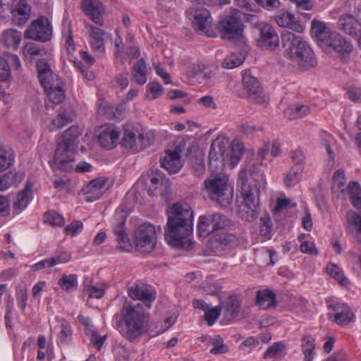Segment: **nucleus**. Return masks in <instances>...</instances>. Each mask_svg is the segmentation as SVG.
Instances as JSON below:
<instances>
[{"instance_id": "nucleus-1", "label": "nucleus", "mask_w": 361, "mask_h": 361, "mask_svg": "<svg viewBox=\"0 0 361 361\" xmlns=\"http://www.w3.org/2000/svg\"><path fill=\"white\" fill-rule=\"evenodd\" d=\"M128 296L142 303H134L126 298L120 310L117 327L122 336L130 342L138 341L149 329V309L156 298L155 292L147 284L136 282L128 288Z\"/></svg>"}, {"instance_id": "nucleus-2", "label": "nucleus", "mask_w": 361, "mask_h": 361, "mask_svg": "<svg viewBox=\"0 0 361 361\" xmlns=\"http://www.w3.org/2000/svg\"><path fill=\"white\" fill-rule=\"evenodd\" d=\"M249 182L247 183V170L243 169L239 173L238 183L240 185L243 200L238 206V213L241 219L246 221H254L259 213V188L260 181L264 176L259 171L249 170Z\"/></svg>"}, {"instance_id": "nucleus-3", "label": "nucleus", "mask_w": 361, "mask_h": 361, "mask_svg": "<svg viewBox=\"0 0 361 361\" xmlns=\"http://www.w3.org/2000/svg\"><path fill=\"white\" fill-rule=\"evenodd\" d=\"M285 56L302 71L316 66L317 59L309 44L299 35L286 31L281 35Z\"/></svg>"}, {"instance_id": "nucleus-4", "label": "nucleus", "mask_w": 361, "mask_h": 361, "mask_svg": "<svg viewBox=\"0 0 361 361\" xmlns=\"http://www.w3.org/2000/svg\"><path fill=\"white\" fill-rule=\"evenodd\" d=\"M243 152L244 147L240 142H233L231 149H229L227 140L216 139L210 147L209 165L214 169H222L226 164L233 168L240 161Z\"/></svg>"}, {"instance_id": "nucleus-5", "label": "nucleus", "mask_w": 361, "mask_h": 361, "mask_svg": "<svg viewBox=\"0 0 361 361\" xmlns=\"http://www.w3.org/2000/svg\"><path fill=\"white\" fill-rule=\"evenodd\" d=\"M204 192L209 200L221 207H226L231 203L232 190L228 186V178L226 175H212L204 181Z\"/></svg>"}, {"instance_id": "nucleus-6", "label": "nucleus", "mask_w": 361, "mask_h": 361, "mask_svg": "<svg viewBox=\"0 0 361 361\" xmlns=\"http://www.w3.org/2000/svg\"><path fill=\"white\" fill-rule=\"evenodd\" d=\"M192 228L193 226L168 219L165 239L173 247L185 250H191L194 246V242L188 237L191 235Z\"/></svg>"}, {"instance_id": "nucleus-7", "label": "nucleus", "mask_w": 361, "mask_h": 361, "mask_svg": "<svg viewBox=\"0 0 361 361\" xmlns=\"http://www.w3.org/2000/svg\"><path fill=\"white\" fill-rule=\"evenodd\" d=\"M243 27L240 11L235 9L225 16L219 22L218 25L221 37L232 42L238 41L242 38Z\"/></svg>"}, {"instance_id": "nucleus-8", "label": "nucleus", "mask_w": 361, "mask_h": 361, "mask_svg": "<svg viewBox=\"0 0 361 361\" xmlns=\"http://www.w3.org/2000/svg\"><path fill=\"white\" fill-rule=\"evenodd\" d=\"M156 229L152 224L145 223L135 230L133 243L135 249L141 253L152 252L156 245Z\"/></svg>"}, {"instance_id": "nucleus-9", "label": "nucleus", "mask_w": 361, "mask_h": 361, "mask_svg": "<svg viewBox=\"0 0 361 361\" xmlns=\"http://www.w3.org/2000/svg\"><path fill=\"white\" fill-rule=\"evenodd\" d=\"M185 14L192 20V27L196 32L208 37L214 36L211 30L212 18L207 8L194 5L185 11Z\"/></svg>"}, {"instance_id": "nucleus-10", "label": "nucleus", "mask_w": 361, "mask_h": 361, "mask_svg": "<svg viewBox=\"0 0 361 361\" xmlns=\"http://www.w3.org/2000/svg\"><path fill=\"white\" fill-rule=\"evenodd\" d=\"M154 140V136L149 133L145 134L138 131L125 129L121 145L133 152H139L150 146Z\"/></svg>"}, {"instance_id": "nucleus-11", "label": "nucleus", "mask_w": 361, "mask_h": 361, "mask_svg": "<svg viewBox=\"0 0 361 361\" xmlns=\"http://www.w3.org/2000/svg\"><path fill=\"white\" fill-rule=\"evenodd\" d=\"M52 36V27L48 18L40 16L32 21L25 32V37L45 42Z\"/></svg>"}, {"instance_id": "nucleus-12", "label": "nucleus", "mask_w": 361, "mask_h": 361, "mask_svg": "<svg viewBox=\"0 0 361 361\" xmlns=\"http://www.w3.org/2000/svg\"><path fill=\"white\" fill-rule=\"evenodd\" d=\"M242 84L248 97L257 104H264L267 102L258 79L251 74L250 70L242 72Z\"/></svg>"}, {"instance_id": "nucleus-13", "label": "nucleus", "mask_w": 361, "mask_h": 361, "mask_svg": "<svg viewBox=\"0 0 361 361\" xmlns=\"http://www.w3.org/2000/svg\"><path fill=\"white\" fill-rule=\"evenodd\" d=\"M259 37L257 39L259 47L274 50L279 45V36L274 28L268 23H261L258 25Z\"/></svg>"}, {"instance_id": "nucleus-14", "label": "nucleus", "mask_w": 361, "mask_h": 361, "mask_svg": "<svg viewBox=\"0 0 361 361\" xmlns=\"http://www.w3.org/2000/svg\"><path fill=\"white\" fill-rule=\"evenodd\" d=\"M76 149V148L66 145V144L59 142L54 156L56 166L66 171L71 170Z\"/></svg>"}, {"instance_id": "nucleus-15", "label": "nucleus", "mask_w": 361, "mask_h": 361, "mask_svg": "<svg viewBox=\"0 0 361 361\" xmlns=\"http://www.w3.org/2000/svg\"><path fill=\"white\" fill-rule=\"evenodd\" d=\"M168 219L193 226V212L186 203L173 204L169 212Z\"/></svg>"}, {"instance_id": "nucleus-16", "label": "nucleus", "mask_w": 361, "mask_h": 361, "mask_svg": "<svg viewBox=\"0 0 361 361\" xmlns=\"http://www.w3.org/2000/svg\"><path fill=\"white\" fill-rule=\"evenodd\" d=\"M329 309L333 312L329 313V317H333L334 322L338 325L345 326L353 320L354 314L346 304H331L329 305Z\"/></svg>"}, {"instance_id": "nucleus-17", "label": "nucleus", "mask_w": 361, "mask_h": 361, "mask_svg": "<svg viewBox=\"0 0 361 361\" xmlns=\"http://www.w3.org/2000/svg\"><path fill=\"white\" fill-rule=\"evenodd\" d=\"M118 137L119 131L112 125L102 126L97 135L101 147L107 149H111L116 147Z\"/></svg>"}, {"instance_id": "nucleus-18", "label": "nucleus", "mask_w": 361, "mask_h": 361, "mask_svg": "<svg viewBox=\"0 0 361 361\" xmlns=\"http://www.w3.org/2000/svg\"><path fill=\"white\" fill-rule=\"evenodd\" d=\"M106 179L103 177L91 180L83 189L85 200L93 202L99 199L104 192Z\"/></svg>"}, {"instance_id": "nucleus-19", "label": "nucleus", "mask_w": 361, "mask_h": 361, "mask_svg": "<svg viewBox=\"0 0 361 361\" xmlns=\"http://www.w3.org/2000/svg\"><path fill=\"white\" fill-rule=\"evenodd\" d=\"M12 15L13 23L18 25L25 24L30 18V8L27 0H17L13 4V7L8 9Z\"/></svg>"}, {"instance_id": "nucleus-20", "label": "nucleus", "mask_w": 361, "mask_h": 361, "mask_svg": "<svg viewBox=\"0 0 361 361\" xmlns=\"http://www.w3.org/2000/svg\"><path fill=\"white\" fill-rule=\"evenodd\" d=\"M82 7L85 13L89 16L91 19L98 25H102V13L104 12V8L102 4L97 0H84Z\"/></svg>"}, {"instance_id": "nucleus-21", "label": "nucleus", "mask_w": 361, "mask_h": 361, "mask_svg": "<svg viewBox=\"0 0 361 361\" xmlns=\"http://www.w3.org/2000/svg\"><path fill=\"white\" fill-rule=\"evenodd\" d=\"M85 27L89 30L92 50L98 53L104 54L105 51L104 39L107 33L102 29L89 23H86Z\"/></svg>"}, {"instance_id": "nucleus-22", "label": "nucleus", "mask_w": 361, "mask_h": 361, "mask_svg": "<svg viewBox=\"0 0 361 361\" xmlns=\"http://www.w3.org/2000/svg\"><path fill=\"white\" fill-rule=\"evenodd\" d=\"M338 27L345 33L356 36L360 32L361 24L353 16L350 14L342 15L338 22Z\"/></svg>"}, {"instance_id": "nucleus-23", "label": "nucleus", "mask_w": 361, "mask_h": 361, "mask_svg": "<svg viewBox=\"0 0 361 361\" xmlns=\"http://www.w3.org/2000/svg\"><path fill=\"white\" fill-rule=\"evenodd\" d=\"M242 301L238 296L231 295L225 301L221 302L220 306L224 311V315L229 319L237 317L241 310Z\"/></svg>"}, {"instance_id": "nucleus-24", "label": "nucleus", "mask_w": 361, "mask_h": 361, "mask_svg": "<svg viewBox=\"0 0 361 361\" xmlns=\"http://www.w3.org/2000/svg\"><path fill=\"white\" fill-rule=\"evenodd\" d=\"M63 86L61 80L56 78V82L50 87L44 88L49 101L54 104H60L65 100L66 94Z\"/></svg>"}, {"instance_id": "nucleus-25", "label": "nucleus", "mask_w": 361, "mask_h": 361, "mask_svg": "<svg viewBox=\"0 0 361 361\" xmlns=\"http://www.w3.org/2000/svg\"><path fill=\"white\" fill-rule=\"evenodd\" d=\"M161 165L170 174L177 173L183 166L179 153L176 151L167 152L161 161Z\"/></svg>"}, {"instance_id": "nucleus-26", "label": "nucleus", "mask_w": 361, "mask_h": 361, "mask_svg": "<svg viewBox=\"0 0 361 361\" xmlns=\"http://www.w3.org/2000/svg\"><path fill=\"white\" fill-rule=\"evenodd\" d=\"M326 45L332 47L338 53L343 55L348 54L353 50V46L350 42L336 32H333Z\"/></svg>"}, {"instance_id": "nucleus-27", "label": "nucleus", "mask_w": 361, "mask_h": 361, "mask_svg": "<svg viewBox=\"0 0 361 361\" xmlns=\"http://www.w3.org/2000/svg\"><path fill=\"white\" fill-rule=\"evenodd\" d=\"M124 224V221H121L118 225L114 227L113 232L120 250L122 252H129L133 247L125 231Z\"/></svg>"}, {"instance_id": "nucleus-28", "label": "nucleus", "mask_w": 361, "mask_h": 361, "mask_svg": "<svg viewBox=\"0 0 361 361\" xmlns=\"http://www.w3.org/2000/svg\"><path fill=\"white\" fill-rule=\"evenodd\" d=\"M311 32L317 41L321 42L325 45L333 34L330 29L326 26L325 23L317 20H314L312 22Z\"/></svg>"}, {"instance_id": "nucleus-29", "label": "nucleus", "mask_w": 361, "mask_h": 361, "mask_svg": "<svg viewBox=\"0 0 361 361\" xmlns=\"http://www.w3.org/2000/svg\"><path fill=\"white\" fill-rule=\"evenodd\" d=\"M276 21L280 27H288L298 33H301L304 30L303 26L290 13H283L277 16Z\"/></svg>"}, {"instance_id": "nucleus-30", "label": "nucleus", "mask_w": 361, "mask_h": 361, "mask_svg": "<svg viewBox=\"0 0 361 361\" xmlns=\"http://www.w3.org/2000/svg\"><path fill=\"white\" fill-rule=\"evenodd\" d=\"M187 75L202 82L212 78V71L202 64H193L188 71Z\"/></svg>"}, {"instance_id": "nucleus-31", "label": "nucleus", "mask_w": 361, "mask_h": 361, "mask_svg": "<svg viewBox=\"0 0 361 361\" xmlns=\"http://www.w3.org/2000/svg\"><path fill=\"white\" fill-rule=\"evenodd\" d=\"M169 182L165 180L162 176L157 175V176H152L149 178V183L147 184L148 192L149 195H163L164 192L167 191Z\"/></svg>"}, {"instance_id": "nucleus-32", "label": "nucleus", "mask_w": 361, "mask_h": 361, "mask_svg": "<svg viewBox=\"0 0 361 361\" xmlns=\"http://www.w3.org/2000/svg\"><path fill=\"white\" fill-rule=\"evenodd\" d=\"M80 135L81 132L78 126H72L63 132L61 136L62 140L60 142L77 149Z\"/></svg>"}, {"instance_id": "nucleus-33", "label": "nucleus", "mask_w": 361, "mask_h": 361, "mask_svg": "<svg viewBox=\"0 0 361 361\" xmlns=\"http://www.w3.org/2000/svg\"><path fill=\"white\" fill-rule=\"evenodd\" d=\"M256 304L263 309L275 306V294L270 290H258L256 295Z\"/></svg>"}, {"instance_id": "nucleus-34", "label": "nucleus", "mask_w": 361, "mask_h": 361, "mask_svg": "<svg viewBox=\"0 0 361 361\" xmlns=\"http://www.w3.org/2000/svg\"><path fill=\"white\" fill-rule=\"evenodd\" d=\"M147 65L143 59H140L134 63L131 68V73L135 81L140 85H144L147 82Z\"/></svg>"}, {"instance_id": "nucleus-35", "label": "nucleus", "mask_w": 361, "mask_h": 361, "mask_svg": "<svg viewBox=\"0 0 361 361\" xmlns=\"http://www.w3.org/2000/svg\"><path fill=\"white\" fill-rule=\"evenodd\" d=\"M310 113V109L305 105H291L283 111L284 117L289 120L299 119Z\"/></svg>"}, {"instance_id": "nucleus-36", "label": "nucleus", "mask_w": 361, "mask_h": 361, "mask_svg": "<svg viewBox=\"0 0 361 361\" xmlns=\"http://www.w3.org/2000/svg\"><path fill=\"white\" fill-rule=\"evenodd\" d=\"M14 162V153L11 149L0 142V172L8 169Z\"/></svg>"}, {"instance_id": "nucleus-37", "label": "nucleus", "mask_w": 361, "mask_h": 361, "mask_svg": "<svg viewBox=\"0 0 361 361\" xmlns=\"http://www.w3.org/2000/svg\"><path fill=\"white\" fill-rule=\"evenodd\" d=\"M303 169L302 166H293L284 178L285 185L291 188L298 184L302 177Z\"/></svg>"}, {"instance_id": "nucleus-38", "label": "nucleus", "mask_w": 361, "mask_h": 361, "mask_svg": "<svg viewBox=\"0 0 361 361\" xmlns=\"http://www.w3.org/2000/svg\"><path fill=\"white\" fill-rule=\"evenodd\" d=\"M32 183L27 181L25 188L19 192L18 200L14 203V207H17L19 209H23L27 207L32 195Z\"/></svg>"}, {"instance_id": "nucleus-39", "label": "nucleus", "mask_w": 361, "mask_h": 361, "mask_svg": "<svg viewBox=\"0 0 361 361\" xmlns=\"http://www.w3.org/2000/svg\"><path fill=\"white\" fill-rule=\"evenodd\" d=\"M326 271L341 286L345 287L349 284V280L344 276L343 271L338 265L329 263L326 267Z\"/></svg>"}, {"instance_id": "nucleus-40", "label": "nucleus", "mask_w": 361, "mask_h": 361, "mask_svg": "<svg viewBox=\"0 0 361 361\" xmlns=\"http://www.w3.org/2000/svg\"><path fill=\"white\" fill-rule=\"evenodd\" d=\"M348 192L352 204L357 209H361V188L358 182L353 181L348 184Z\"/></svg>"}, {"instance_id": "nucleus-41", "label": "nucleus", "mask_w": 361, "mask_h": 361, "mask_svg": "<svg viewBox=\"0 0 361 361\" xmlns=\"http://www.w3.org/2000/svg\"><path fill=\"white\" fill-rule=\"evenodd\" d=\"M213 223L211 215L202 216L198 222V232L202 237H207L209 234L215 232L213 228Z\"/></svg>"}, {"instance_id": "nucleus-42", "label": "nucleus", "mask_w": 361, "mask_h": 361, "mask_svg": "<svg viewBox=\"0 0 361 361\" xmlns=\"http://www.w3.org/2000/svg\"><path fill=\"white\" fill-rule=\"evenodd\" d=\"M235 243V237L231 234L221 233L216 235L212 240V245L216 248L224 249Z\"/></svg>"}, {"instance_id": "nucleus-43", "label": "nucleus", "mask_w": 361, "mask_h": 361, "mask_svg": "<svg viewBox=\"0 0 361 361\" xmlns=\"http://www.w3.org/2000/svg\"><path fill=\"white\" fill-rule=\"evenodd\" d=\"M21 41V33L16 30L9 29L4 32L3 42L8 47L17 48Z\"/></svg>"}, {"instance_id": "nucleus-44", "label": "nucleus", "mask_w": 361, "mask_h": 361, "mask_svg": "<svg viewBox=\"0 0 361 361\" xmlns=\"http://www.w3.org/2000/svg\"><path fill=\"white\" fill-rule=\"evenodd\" d=\"M209 344L212 346L209 353L213 355L226 353L228 348L224 343L223 338L220 336H215L209 338Z\"/></svg>"}, {"instance_id": "nucleus-45", "label": "nucleus", "mask_w": 361, "mask_h": 361, "mask_svg": "<svg viewBox=\"0 0 361 361\" xmlns=\"http://www.w3.org/2000/svg\"><path fill=\"white\" fill-rule=\"evenodd\" d=\"M59 285L66 292H72L78 287L77 276L75 274L63 275L59 280Z\"/></svg>"}, {"instance_id": "nucleus-46", "label": "nucleus", "mask_w": 361, "mask_h": 361, "mask_svg": "<svg viewBox=\"0 0 361 361\" xmlns=\"http://www.w3.org/2000/svg\"><path fill=\"white\" fill-rule=\"evenodd\" d=\"M245 59V56L243 53H233L224 60L222 66L225 68H233L241 65Z\"/></svg>"}, {"instance_id": "nucleus-47", "label": "nucleus", "mask_w": 361, "mask_h": 361, "mask_svg": "<svg viewBox=\"0 0 361 361\" xmlns=\"http://www.w3.org/2000/svg\"><path fill=\"white\" fill-rule=\"evenodd\" d=\"M348 225L355 226L357 229L356 238L361 243V216L354 212L349 211L346 215Z\"/></svg>"}, {"instance_id": "nucleus-48", "label": "nucleus", "mask_w": 361, "mask_h": 361, "mask_svg": "<svg viewBox=\"0 0 361 361\" xmlns=\"http://www.w3.org/2000/svg\"><path fill=\"white\" fill-rule=\"evenodd\" d=\"M302 347L305 361H312L313 358L312 352L314 349V340L310 336H304Z\"/></svg>"}, {"instance_id": "nucleus-49", "label": "nucleus", "mask_w": 361, "mask_h": 361, "mask_svg": "<svg viewBox=\"0 0 361 361\" xmlns=\"http://www.w3.org/2000/svg\"><path fill=\"white\" fill-rule=\"evenodd\" d=\"M222 307L219 305L215 306L207 310L204 312V319L209 326L213 325L221 315Z\"/></svg>"}, {"instance_id": "nucleus-50", "label": "nucleus", "mask_w": 361, "mask_h": 361, "mask_svg": "<svg viewBox=\"0 0 361 361\" xmlns=\"http://www.w3.org/2000/svg\"><path fill=\"white\" fill-rule=\"evenodd\" d=\"M71 121V119L69 116H66L64 114H59L56 116L50 123L49 128L50 131L56 130L64 126L67 125L69 122Z\"/></svg>"}, {"instance_id": "nucleus-51", "label": "nucleus", "mask_w": 361, "mask_h": 361, "mask_svg": "<svg viewBox=\"0 0 361 361\" xmlns=\"http://www.w3.org/2000/svg\"><path fill=\"white\" fill-rule=\"evenodd\" d=\"M213 228H214V231H216L220 229H224L226 227L228 226L231 224L229 219L224 215L221 214H214L211 215Z\"/></svg>"}, {"instance_id": "nucleus-52", "label": "nucleus", "mask_w": 361, "mask_h": 361, "mask_svg": "<svg viewBox=\"0 0 361 361\" xmlns=\"http://www.w3.org/2000/svg\"><path fill=\"white\" fill-rule=\"evenodd\" d=\"M191 166L194 174L197 177L202 176L205 171V166L202 155L192 157L191 159Z\"/></svg>"}, {"instance_id": "nucleus-53", "label": "nucleus", "mask_w": 361, "mask_h": 361, "mask_svg": "<svg viewBox=\"0 0 361 361\" xmlns=\"http://www.w3.org/2000/svg\"><path fill=\"white\" fill-rule=\"evenodd\" d=\"M44 222L53 226H62L65 223L63 217L54 211L48 212L45 214Z\"/></svg>"}, {"instance_id": "nucleus-54", "label": "nucleus", "mask_w": 361, "mask_h": 361, "mask_svg": "<svg viewBox=\"0 0 361 361\" xmlns=\"http://www.w3.org/2000/svg\"><path fill=\"white\" fill-rule=\"evenodd\" d=\"M147 91L151 94H147L146 97L148 99L153 100L160 97L164 92V88L159 82H149L147 86Z\"/></svg>"}, {"instance_id": "nucleus-55", "label": "nucleus", "mask_w": 361, "mask_h": 361, "mask_svg": "<svg viewBox=\"0 0 361 361\" xmlns=\"http://www.w3.org/2000/svg\"><path fill=\"white\" fill-rule=\"evenodd\" d=\"M72 334L71 327L67 322L61 324V329L58 336L59 342L61 344H67Z\"/></svg>"}, {"instance_id": "nucleus-56", "label": "nucleus", "mask_w": 361, "mask_h": 361, "mask_svg": "<svg viewBox=\"0 0 361 361\" xmlns=\"http://www.w3.org/2000/svg\"><path fill=\"white\" fill-rule=\"evenodd\" d=\"M71 259V255L66 251H56L51 257L54 267L59 264L66 263Z\"/></svg>"}, {"instance_id": "nucleus-57", "label": "nucleus", "mask_w": 361, "mask_h": 361, "mask_svg": "<svg viewBox=\"0 0 361 361\" xmlns=\"http://www.w3.org/2000/svg\"><path fill=\"white\" fill-rule=\"evenodd\" d=\"M238 129L239 132L247 136L253 135L257 131L262 130L261 127H256L247 122H243L239 124Z\"/></svg>"}, {"instance_id": "nucleus-58", "label": "nucleus", "mask_w": 361, "mask_h": 361, "mask_svg": "<svg viewBox=\"0 0 361 361\" xmlns=\"http://www.w3.org/2000/svg\"><path fill=\"white\" fill-rule=\"evenodd\" d=\"M284 348V345L281 342L274 343L270 346L264 354V359H269L276 357Z\"/></svg>"}, {"instance_id": "nucleus-59", "label": "nucleus", "mask_w": 361, "mask_h": 361, "mask_svg": "<svg viewBox=\"0 0 361 361\" xmlns=\"http://www.w3.org/2000/svg\"><path fill=\"white\" fill-rule=\"evenodd\" d=\"M271 221L268 214H264L260 219L259 232L262 235H267L271 230Z\"/></svg>"}, {"instance_id": "nucleus-60", "label": "nucleus", "mask_w": 361, "mask_h": 361, "mask_svg": "<svg viewBox=\"0 0 361 361\" xmlns=\"http://www.w3.org/2000/svg\"><path fill=\"white\" fill-rule=\"evenodd\" d=\"M11 76L9 65H8L4 56H0V81H6Z\"/></svg>"}, {"instance_id": "nucleus-61", "label": "nucleus", "mask_w": 361, "mask_h": 361, "mask_svg": "<svg viewBox=\"0 0 361 361\" xmlns=\"http://www.w3.org/2000/svg\"><path fill=\"white\" fill-rule=\"evenodd\" d=\"M37 68L38 71V78L39 80H44V74H47L49 72L52 71L51 70L50 66L47 61L44 59L39 60L37 62Z\"/></svg>"}, {"instance_id": "nucleus-62", "label": "nucleus", "mask_w": 361, "mask_h": 361, "mask_svg": "<svg viewBox=\"0 0 361 361\" xmlns=\"http://www.w3.org/2000/svg\"><path fill=\"white\" fill-rule=\"evenodd\" d=\"M290 159L293 166H302L304 167L305 155L300 150H295L290 152Z\"/></svg>"}, {"instance_id": "nucleus-63", "label": "nucleus", "mask_w": 361, "mask_h": 361, "mask_svg": "<svg viewBox=\"0 0 361 361\" xmlns=\"http://www.w3.org/2000/svg\"><path fill=\"white\" fill-rule=\"evenodd\" d=\"M4 56L8 63L9 65V68H13L18 69L20 66V62L19 58L15 55L9 53L4 54Z\"/></svg>"}, {"instance_id": "nucleus-64", "label": "nucleus", "mask_w": 361, "mask_h": 361, "mask_svg": "<svg viewBox=\"0 0 361 361\" xmlns=\"http://www.w3.org/2000/svg\"><path fill=\"white\" fill-rule=\"evenodd\" d=\"M82 228V223L80 221H75L67 226L65 228L66 234L74 235Z\"/></svg>"}]
</instances>
